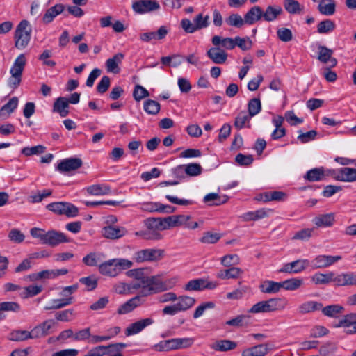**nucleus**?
I'll return each instance as SVG.
<instances>
[{
	"label": "nucleus",
	"instance_id": "f257e3e1",
	"mask_svg": "<svg viewBox=\"0 0 356 356\" xmlns=\"http://www.w3.org/2000/svg\"><path fill=\"white\" fill-rule=\"evenodd\" d=\"M179 281L178 277H172L165 280L162 279L161 275H152L142 280H134L129 283V294L139 291L141 297L163 292L172 289Z\"/></svg>",
	"mask_w": 356,
	"mask_h": 356
},
{
	"label": "nucleus",
	"instance_id": "f03ea898",
	"mask_svg": "<svg viewBox=\"0 0 356 356\" xmlns=\"http://www.w3.org/2000/svg\"><path fill=\"white\" fill-rule=\"evenodd\" d=\"M30 234L33 238L39 239L42 244L51 247L69 242V239L64 233L55 229L47 232L41 228L33 227L31 229Z\"/></svg>",
	"mask_w": 356,
	"mask_h": 356
},
{
	"label": "nucleus",
	"instance_id": "7ed1b4c3",
	"mask_svg": "<svg viewBox=\"0 0 356 356\" xmlns=\"http://www.w3.org/2000/svg\"><path fill=\"white\" fill-rule=\"evenodd\" d=\"M31 26L28 20H22L16 27L14 33L15 47L19 50L26 49L31 41Z\"/></svg>",
	"mask_w": 356,
	"mask_h": 356
},
{
	"label": "nucleus",
	"instance_id": "20e7f679",
	"mask_svg": "<svg viewBox=\"0 0 356 356\" xmlns=\"http://www.w3.org/2000/svg\"><path fill=\"white\" fill-rule=\"evenodd\" d=\"M26 63V58L24 54H19L15 58L10 70L11 76L8 81V84L10 88H16L20 85Z\"/></svg>",
	"mask_w": 356,
	"mask_h": 356
},
{
	"label": "nucleus",
	"instance_id": "39448f33",
	"mask_svg": "<svg viewBox=\"0 0 356 356\" xmlns=\"http://www.w3.org/2000/svg\"><path fill=\"white\" fill-rule=\"evenodd\" d=\"M163 250L160 249H143L136 251L133 255V260L136 263L156 261L161 259Z\"/></svg>",
	"mask_w": 356,
	"mask_h": 356
},
{
	"label": "nucleus",
	"instance_id": "423d86ee",
	"mask_svg": "<svg viewBox=\"0 0 356 356\" xmlns=\"http://www.w3.org/2000/svg\"><path fill=\"white\" fill-rule=\"evenodd\" d=\"M131 8L136 14L143 15L159 10L161 6L157 0H137L132 3Z\"/></svg>",
	"mask_w": 356,
	"mask_h": 356
},
{
	"label": "nucleus",
	"instance_id": "0eeeda50",
	"mask_svg": "<svg viewBox=\"0 0 356 356\" xmlns=\"http://www.w3.org/2000/svg\"><path fill=\"white\" fill-rule=\"evenodd\" d=\"M218 284L204 278L191 280L184 284L183 289L186 291H201L204 289H214Z\"/></svg>",
	"mask_w": 356,
	"mask_h": 356
},
{
	"label": "nucleus",
	"instance_id": "6e6552de",
	"mask_svg": "<svg viewBox=\"0 0 356 356\" xmlns=\"http://www.w3.org/2000/svg\"><path fill=\"white\" fill-rule=\"evenodd\" d=\"M145 227L152 232H137L136 236H142L147 240H160L162 235L158 232V218H149L144 221Z\"/></svg>",
	"mask_w": 356,
	"mask_h": 356
},
{
	"label": "nucleus",
	"instance_id": "1a4fd4ad",
	"mask_svg": "<svg viewBox=\"0 0 356 356\" xmlns=\"http://www.w3.org/2000/svg\"><path fill=\"white\" fill-rule=\"evenodd\" d=\"M342 257L339 255L331 256L320 254L316 256L310 264L314 269L327 268L340 261Z\"/></svg>",
	"mask_w": 356,
	"mask_h": 356
},
{
	"label": "nucleus",
	"instance_id": "9d476101",
	"mask_svg": "<svg viewBox=\"0 0 356 356\" xmlns=\"http://www.w3.org/2000/svg\"><path fill=\"white\" fill-rule=\"evenodd\" d=\"M310 266V261L308 259H298L284 264L282 268L279 270V272L286 273H299Z\"/></svg>",
	"mask_w": 356,
	"mask_h": 356
},
{
	"label": "nucleus",
	"instance_id": "9b49d317",
	"mask_svg": "<svg viewBox=\"0 0 356 356\" xmlns=\"http://www.w3.org/2000/svg\"><path fill=\"white\" fill-rule=\"evenodd\" d=\"M83 162L79 158H67L58 162L56 169L60 172H70L81 167Z\"/></svg>",
	"mask_w": 356,
	"mask_h": 356
},
{
	"label": "nucleus",
	"instance_id": "f8f14e48",
	"mask_svg": "<svg viewBox=\"0 0 356 356\" xmlns=\"http://www.w3.org/2000/svg\"><path fill=\"white\" fill-rule=\"evenodd\" d=\"M154 323V320L152 318H146L140 319L133 323H131L125 329V335L127 337L137 334L142 332L145 327L152 325Z\"/></svg>",
	"mask_w": 356,
	"mask_h": 356
},
{
	"label": "nucleus",
	"instance_id": "ddd939ff",
	"mask_svg": "<svg viewBox=\"0 0 356 356\" xmlns=\"http://www.w3.org/2000/svg\"><path fill=\"white\" fill-rule=\"evenodd\" d=\"M337 327H343L347 334L356 333V314L344 316L336 325Z\"/></svg>",
	"mask_w": 356,
	"mask_h": 356
},
{
	"label": "nucleus",
	"instance_id": "4468645a",
	"mask_svg": "<svg viewBox=\"0 0 356 356\" xmlns=\"http://www.w3.org/2000/svg\"><path fill=\"white\" fill-rule=\"evenodd\" d=\"M333 282L337 286H348L356 285L355 273H342L335 275L334 273Z\"/></svg>",
	"mask_w": 356,
	"mask_h": 356
},
{
	"label": "nucleus",
	"instance_id": "2eb2a0df",
	"mask_svg": "<svg viewBox=\"0 0 356 356\" xmlns=\"http://www.w3.org/2000/svg\"><path fill=\"white\" fill-rule=\"evenodd\" d=\"M174 172L177 175H182L185 173L188 176L195 177L201 174L202 167L198 163L180 165L174 169Z\"/></svg>",
	"mask_w": 356,
	"mask_h": 356
},
{
	"label": "nucleus",
	"instance_id": "dca6fc26",
	"mask_svg": "<svg viewBox=\"0 0 356 356\" xmlns=\"http://www.w3.org/2000/svg\"><path fill=\"white\" fill-rule=\"evenodd\" d=\"M318 60L324 63H328L330 67H334L337 65V60L332 57L333 51L325 46L320 45L318 47Z\"/></svg>",
	"mask_w": 356,
	"mask_h": 356
},
{
	"label": "nucleus",
	"instance_id": "f3484780",
	"mask_svg": "<svg viewBox=\"0 0 356 356\" xmlns=\"http://www.w3.org/2000/svg\"><path fill=\"white\" fill-rule=\"evenodd\" d=\"M272 349L268 343L259 344L243 350L242 356H265Z\"/></svg>",
	"mask_w": 356,
	"mask_h": 356
},
{
	"label": "nucleus",
	"instance_id": "a211bd4d",
	"mask_svg": "<svg viewBox=\"0 0 356 356\" xmlns=\"http://www.w3.org/2000/svg\"><path fill=\"white\" fill-rule=\"evenodd\" d=\"M169 32V29L165 26L159 27L156 32H147L140 35V39L145 42H149L152 40H163Z\"/></svg>",
	"mask_w": 356,
	"mask_h": 356
},
{
	"label": "nucleus",
	"instance_id": "6ab92c4d",
	"mask_svg": "<svg viewBox=\"0 0 356 356\" xmlns=\"http://www.w3.org/2000/svg\"><path fill=\"white\" fill-rule=\"evenodd\" d=\"M102 235L109 239H118L127 233L125 228L117 226H106L102 229Z\"/></svg>",
	"mask_w": 356,
	"mask_h": 356
},
{
	"label": "nucleus",
	"instance_id": "aec40b11",
	"mask_svg": "<svg viewBox=\"0 0 356 356\" xmlns=\"http://www.w3.org/2000/svg\"><path fill=\"white\" fill-rule=\"evenodd\" d=\"M114 259L108 260L99 265V273L105 276L115 277L119 275V270H117Z\"/></svg>",
	"mask_w": 356,
	"mask_h": 356
},
{
	"label": "nucleus",
	"instance_id": "412c9836",
	"mask_svg": "<svg viewBox=\"0 0 356 356\" xmlns=\"http://www.w3.org/2000/svg\"><path fill=\"white\" fill-rule=\"evenodd\" d=\"M140 296H136L135 297L129 299L126 302L120 305L118 309V314H125L131 312L135 308L140 305Z\"/></svg>",
	"mask_w": 356,
	"mask_h": 356
},
{
	"label": "nucleus",
	"instance_id": "4be33fe9",
	"mask_svg": "<svg viewBox=\"0 0 356 356\" xmlns=\"http://www.w3.org/2000/svg\"><path fill=\"white\" fill-rule=\"evenodd\" d=\"M64 9L65 6L61 3L56 4L54 6L49 8L44 14L42 22L44 24L51 23L56 16L63 13Z\"/></svg>",
	"mask_w": 356,
	"mask_h": 356
},
{
	"label": "nucleus",
	"instance_id": "5701e85b",
	"mask_svg": "<svg viewBox=\"0 0 356 356\" xmlns=\"http://www.w3.org/2000/svg\"><path fill=\"white\" fill-rule=\"evenodd\" d=\"M282 13L283 10L280 6H268L265 11L262 10V18L266 22H273Z\"/></svg>",
	"mask_w": 356,
	"mask_h": 356
},
{
	"label": "nucleus",
	"instance_id": "b1692460",
	"mask_svg": "<svg viewBox=\"0 0 356 356\" xmlns=\"http://www.w3.org/2000/svg\"><path fill=\"white\" fill-rule=\"evenodd\" d=\"M261 18L262 9L258 6L252 7L244 15L245 23L248 25L254 24L255 22L259 21Z\"/></svg>",
	"mask_w": 356,
	"mask_h": 356
},
{
	"label": "nucleus",
	"instance_id": "393cba45",
	"mask_svg": "<svg viewBox=\"0 0 356 356\" xmlns=\"http://www.w3.org/2000/svg\"><path fill=\"white\" fill-rule=\"evenodd\" d=\"M124 56L122 53L115 54L112 58L106 61V70L108 72L118 73L120 72L119 64L122 63Z\"/></svg>",
	"mask_w": 356,
	"mask_h": 356
},
{
	"label": "nucleus",
	"instance_id": "a878e982",
	"mask_svg": "<svg viewBox=\"0 0 356 356\" xmlns=\"http://www.w3.org/2000/svg\"><path fill=\"white\" fill-rule=\"evenodd\" d=\"M273 211L271 209L262 208L255 211L247 212L244 214L243 218L245 220H258L269 216Z\"/></svg>",
	"mask_w": 356,
	"mask_h": 356
},
{
	"label": "nucleus",
	"instance_id": "bb28decb",
	"mask_svg": "<svg viewBox=\"0 0 356 356\" xmlns=\"http://www.w3.org/2000/svg\"><path fill=\"white\" fill-rule=\"evenodd\" d=\"M334 175V170L324 168H315L307 172L304 178H321L325 177H332Z\"/></svg>",
	"mask_w": 356,
	"mask_h": 356
},
{
	"label": "nucleus",
	"instance_id": "cd10ccee",
	"mask_svg": "<svg viewBox=\"0 0 356 356\" xmlns=\"http://www.w3.org/2000/svg\"><path fill=\"white\" fill-rule=\"evenodd\" d=\"M18 98L12 97L8 103L3 105L0 109V119H6L17 108L18 106Z\"/></svg>",
	"mask_w": 356,
	"mask_h": 356
},
{
	"label": "nucleus",
	"instance_id": "c85d7f7f",
	"mask_svg": "<svg viewBox=\"0 0 356 356\" xmlns=\"http://www.w3.org/2000/svg\"><path fill=\"white\" fill-rule=\"evenodd\" d=\"M86 191L91 195H104L111 192V187L106 184H97L86 188Z\"/></svg>",
	"mask_w": 356,
	"mask_h": 356
},
{
	"label": "nucleus",
	"instance_id": "c756f323",
	"mask_svg": "<svg viewBox=\"0 0 356 356\" xmlns=\"http://www.w3.org/2000/svg\"><path fill=\"white\" fill-rule=\"evenodd\" d=\"M73 300L74 298L72 296L61 299H53L48 305L44 307V309L55 310L61 309L65 306L71 305L73 302Z\"/></svg>",
	"mask_w": 356,
	"mask_h": 356
},
{
	"label": "nucleus",
	"instance_id": "7c9ffc66",
	"mask_svg": "<svg viewBox=\"0 0 356 356\" xmlns=\"http://www.w3.org/2000/svg\"><path fill=\"white\" fill-rule=\"evenodd\" d=\"M176 300L177 302L175 304L179 312H185L191 308L196 302L194 298L188 296H181Z\"/></svg>",
	"mask_w": 356,
	"mask_h": 356
},
{
	"label": "nucleus",
	"instance_id": "2f4dec72",
	"mask_svg": "<svg viewBox=\"0 0 356 356\" xmlns=\"http://www.w3.org/2000/svg\"><path fill=\"white\" fill-rule=\"evenodd\" d=\"M314 225L317 227H330L334 222V216L333 213L321 214L312 220Z\"/></svg>",
	"mask_w": 356,
	"mask_h": 356
},
{
	"label": "nucleus",
	"instance_id": "473e14b6",
	"mask_svg": "<svg viewBox=\"0 0 356 356\" xmlns=\"http://www.w3.org/2000/svg\"><path fill=\"white\" fill-rule=\"evenodd\" d=\"M69 102L65 97H58L56 99L54 104V111L57 112L63 118L67 116L69 113L68 111Z\"/></svg>",
	"mask_w": 356,
	"mask_h": 356
},
{
	"label": "nucleus",
	"instance_id": "72a5a7b5",
	"mask_svg": "<svg viewBox=\"0 0 356 356\" xmlns=\"http://www.w3.org/2000/svg\"><path fill=\"white\" fill-rule=\"evenodd\" d=\"M336 3L334 0H325L318 5V10L322 15H332L335 13Z\"/></svg>",
	"mask_w": 356,
	"mask_h": 356
},
{
	"label": "nucleus",
	"instance_id": "f704fd0d",
	"mask_svg": "<svg viewBox=\"0 0 356 356\" xmlns=\"http://www.w3.org/2000/svg\"><path fill=\"white\" fill-rule=\"evenodd\" d=\"M172 348L173 350L188 348L194 343V339L191 337L173 338L171 339Z\"/></svg>",
	"mask_w": 356,
	"mask_h": 356
},
{
	"label": "nucleus",
	"instance_id": "c9c22d12",
	"mask_svg": "<svg viewBox=\"0 0 356 356\" xmlns=\"http://www.w3.org/2000/svg\"><path fill=\"white\" fill-rule=\"evenodd\" d=\"M259 289L264 293H275L281 289V283L266 280L260 284Z\"/></svg>",
	"mask_w": 356,
	"mask_h": 356
},
{
	"label": "nucleus",
	"instance_id": "e433bc0d",
	"mask_svg": "<svg viewBox=\"0 0 356 356\" xmlns=\"http://www.w3.org/2000/svg\"><path fill=\"white\" fill-rule=\"evenodd\" d=\"M323 307L322 303L316 301H307L302 303L298 308L300 314H307L314 311L320 310Z\"/></svg>",
	"mask_w": 356,
	"mask_h": 356
},
{
	"label": "nucleus",
	"instance_id": "4c0bfd02",
	"mask_svg": "<svg viewBox=\"0 0 356 356\" xmlns=\"http://www.w3.org/2000/svg\"><path fill=\"white\" fill-rule=\"evenodd\" d=\"M334 280V272H329L327 273H315L312 277V280L316 284H327L331 282H333Z\"/></svg>",
	"mask_w": 356,
	"mask_h": 356
},
{
	"label": "nucleus",
	"instance_id": "58836bf2",
	"mask_svg": "<svg viewBox=\"0 0 356 356\" xmlns=\"http://www.w3.org/2000/svg\"><path fill=\"white\" fill-rule=\"evenodd\" d=\"M336 28L335 23L330 19L320 22L317 25V32L320 34H328Z\"/></svg>",
	"mask_w": 356,
	"mask_h": 356
},
{
	"label": "nucleus",
	"instance_id": "ea45409f",
	"mask_svg": "<svg viewBox=\"0 0 356 356\" xmlns=\"http://www.w3.org/2000/svg\"><path fill=\"white\" fill-rule=\"evenodd\" d=\"M281 288L284 289L287 291H294L299 289L302 283L303 280L301 278H291L283 282H280Z\"/></svg>",
	"mask_w": 356,
	"mask_h": 356
},
{
	"label": "nucleus",
	"instance_id": "a19ab883",
	"mask_svg": "<svg viewBox=\"0 0 356 356\" xmlns=\"http://www.w3.org/2000/svg\"><path fill=\"white\" fill-rule=\"evenodd\" d=\"M191 218L190 216L176 215L168 217L170 227H179L184 225Z\"/></svg>",
	"mask_w": 356,
	"mask_h": 356
},
{
	"label": "nucleus",
	"instance_id": "79ce46f5",
	"mask_svg": "<svg viewBox=\"0 0 356 356\" xmlns=\"http://www.w3.org/2000/svg\"><path fill=\"white\" fill-rule=\"evenodd\" d=\"M249 312L252 314L272 312L268 300L254 304L250 309Z\"/></svg>",
	"mask_w": 356,
	"mask_h": 356
},
{
	"label": "nucleus",
	"instance_id": "37998d69",
	"mask_svg": "<svg viewBox=\"0 0 356 356\" xmlns=\"http://www.w3.org/2000/svg\"><path fill=\"white\" fill-rule=\"evenodd\" d=\"M322 313L329 317H336L343 311V307L339 305H331L321 309Z\"/></svg>",
	"mask_w": 356,
	"mask_h": 356
},
{
	"label": "nucleus",
	"instance_id": "c03bdc74",
	"mask_svg": "<svg viewBox=\"0 0 356 356\" xmlns=\"http://www.w3.org/2000/svg\"><path fill=\"white\" fill-rule=\"evenodd\" d=\"M226 23L236 28L242 27L245 23V19L237 13H232L226 19Z\"/></svg>",
	"mask_w": 356,
	"mask_h": 356
},
{
	"label": "nucleus",
	"instance_id": "a18cd8bd",
	"mask_svg": "<svg viewBox=\"0 0 356 356\" xmlns=\"http://www.w3.org/2000/svg\"><path fill=\"white\" fill-rule=\"evenodd\" d=\"M207 55L214 63H222V49L220 48L212 47L207 51Z\"/></svg>",
	"mask_w": 356,
	"mask_h": 356
},
{
	"label": "nucleus",
	"instance_id": "49530a36",
	"mask_svg": "<svg viewBox=\"0 0 356 356\" xmlns=\"http://www.w3.org/2000/svg\"><path fill=\"white\" fill-rule=\"evenodd\" d=\"M8 339L12 341H24L29 339L28 331L21 330H14L10 332Z\"/></svg>",
	"mask_w": 356,
	"mask_h": 356
},
{
	"label": "nucleus",
	"instance_id": "de8ad7c7",
	"mask_svg": "<svg viewBox=\"0 0 356 356\" xmlns=\"http://www.w3.org/2000/svg\"><path fill=\"white\" fill-rule=\"evenodd\" d=\"M222 237L220 233H213L211 232H206L200 239L202 243L213 244L217 243Z\"/></svg>",
	"mask_w": 356,
	"mask_h": 356
},
{
	"label": "nucleus",
	"instance_id": "09e8293b",
	"mask_svg": "<svg viewBox=\"0 0 356 356\" xmlns=\"http://www.w3.org/2000/svg\"><path fill=\"white\" fill-rule=\"evenodd\" d=\"M271 312L282 310L288 304L287 300L285 298H274L268 299Z\"/></svg>",
	"mask_w": 356,
	"mask_h": 356
},
{
	"label": "nucleus",
	"instance_id": "8fccbe9b",
	"mask_svg": "<svg viewBox=\"0 0 356 356\" xmlns=\"http://www.w3.org/2000/svg\"><path fill=\"white\" fill-rule=\"evenodd\" d=\"M285 10L290 14L300 13L303 10V6H301L298 1L296 0H289L284 2Z\"/></svg>",
	"mask_w": 356,
	"mask_h": 356
},
{
	"label": "nucleus",
	"instance_id": "3c124183",
	"mask_svg": "<svg viewBox=\"0 0 356 356\" xmlns=\"http://www.w3.org/2000/svg\"><path fill=\"white\" fill-rule=\"evenodd\" d=\"M143 108L145 112L150 115H156L160 111V104L154 100L145 101Z\"/></svg>",
	"mask_w": 356,
	"mask_h": 356
},
{
	"label": "nucleus",
	"instance_id": "603ef678",
	"mask_svg": "<svg viewBox=\"0 0 356 356\" xmlns=\"http://www.w3.org/2000/svg\"><path fill=\"white\" fill-rule=\"evenodd\" d=\"M243 270L238 267L231 266L224 269V280L225 279H237L241 276Z\"/></svg>",
	"mask_w": 356,
	"mask_h": 356
},
{
	"label": "nucleus",
	"instance_id": "864d4df0",
	"mask_svg": "<svg viewBox=\"0 0 356 356\" xmlns=\"http://www.w3.org/2000/svg\"><path fill=\"white\" fill-rule=\"evenodd\" d=\"M21 310V306L16 302H3L0 303V312H11L17 313Z\"/></svg>",
	"mask_w": 356,
	"mask_h": 356
},
{
	"label": "nucleus",
	"instance_id": "5fc2aeb1",
	"mask_svg": "<svg viewBox=\"0 0 356 356\" xmlns=\"http://www.w3.org/2000/svg\"><path fill=\"white\" fill-rule=\"evenodd\" d=\"M75 316L74 309H68L58 312L55 314L56 319L60 321L68 322L72 321Z\"/></svg>",
	"mask_w": 356,
	"mask_h": 356
},
{
	"label": "nucleus",
	"instance_id": "6e6d98bb",
	"mask_svg": "<svg viewBox=\"0 0 356 356\" xmlns=\"http://www.w3.org/2000/svg\"><path fill=\"white\" fill-rule=\"evenodd\" d=\"M261 110V104L259 99H252L248 103L249 115L252 117L258 114Z\"/></svg>",
	"mask_w": 356,
	"mask_h": 356
},
{
	"label": "nucleus",
	"instance_id": "4d7b16f0",
	"mask_svg": "<svg viewBox=\"0 0 356 356\" xmlns=\"http://www.w3.org/2000/svg\"><path fill=\"white\" fill-rule=\"evenodd\" d=\"M215 307V303L213 302L209 301L204 302L200 305L195 310L193 313V318H198L202 316L204 312L209 309H213Z\"/></svg>",
	"mask_w": 356,
	"mask_h": 356
},
{
	"label": "nucleus",
	"instance_id": "13d9d810",
	"mask_svg": "<svg viewBox=\"0 0 356 356\" xmlns=\"http://www.w3.org/2000/svg\"><path fill=\"white\" fill-rule=\"evenodd\" d=\"M247 319V317L244 315H238L234 318L227 320L225 322V325L232 327L234 328H239L244 325L245 321Z\"/></svg>",
	"mask_w": 356,
	"mask_h": 356
},
{
	"label": "nucleus",
	"instance_id": "bf43d9fd",
	"mask_svg": "<svg viewBox=\"0 0 356 356\" xmlns=\"http://www.w3.org/2000/svg\"><path fill=\"white\" fill-rule=\"evenodd\" d=\"M337 350V346L334 343L327 342L319 349L321 356H332Z\"/></svg>",
	"mask_w": 356,
	"mask_h": 356
},
{
	"label": "nucleus",
	"instance_id": "052dcab7",
	"mask_svg": "<svg viewBox=\"0 0 356 356\" xmlns=\"http://www.w3.org/2000/svg\"><path fill=\"white\" fill-rule=\"evenodd\" d=\"M115 267L119 270V274L124 270H127L131 268L134 265L133 261L127 259H113Z\"/></svg>",
	"mask_w": 356,
	"mask_h": 356
},
{
	"label": "nucleus",
	"instance_id": "680f3d73",
	"mask_svg": "<svg viewBox=\"0 0 356 356\" xmlns=\"http://www.w3.org/2000/svg\"><path fill=\"white\" fill-rule=\"evenodd\" d=\"M42 287L38 285H30L25 287V291L21 294L22 298H26L38 295L42 291Z\"/></svg>",
	"mask_w": 356,
	"mask_h": 356
},
{
	"label": "nucleus",
	"instance_id": "e2e57ef3",
	"mask_svg": "<svg viewBox=\"0 0 356 356\" xmlns=\"http://www.w3.org/2000/svg\"><path fill=\"white\" fill-rule=\"evenodd\" d=\"M46 147L44 145H38L33 147H26L22 149V152L26 156H31L44 153Z\"/></svg>",
	"mask_w": 356,
	"mask_h": 356
},
{
	"label": "nucleus",
	"instance_id": "0e129e2a",
	"mask_svg": "<svg viewBox=\"0 0 356 356\" xmlns=\"http://www.w3.org/2000/svg\"><path fill=\"white\" fill-rule=\"evenodd\" d=\"M133 96L136 101L139 102L145 97H149V92L143 86L136 85L134 87Z\"/></svg>",
	"mask_w": 356,
	"mask_h": 356
},
{
	"label": "nucleus",
	"instance_id": "69168bd1",
	"mask_svg": "<svg viewBox=\"0 0 356 356\" xmlns=\"http://www.w3.org/2000/svg\"><path fill=\"white\" fill-rule=\"evenodd\" d=\"M252 116L245 112L240 113L236 118L234 125L237 129H242L247 122H249Z\"/></svg>",
	"mask_w": 356,
	"mask_h": 356
},
{
	"label": "nucleus",
	"instance_id": "338daca9",
	"mask_svg": "<svg viewBox=\"0 0 356 356\" xmlns=\"http://www.w3.org/2000/svg\"><path fill=\"white\" fill-rule=\"evenodd\" d=\"M269 194L270 202H284L287 197L288 195L283 191H268Z\"/></svg>",
	"mask_w": 356,
	"mask_h": 356
},
{
	"label": "nucleus",
	"instance_id": "774afa93",
	"mask_svg": "<svg viewBox=\"0 0 356 356\" xmlns=\"http://www.w3.org/2000/svg\"><path fill=\"white\" fill-rule=\"evenodd\" d=\"M253 156L250 154H238L235 157L236 163L239 165L247 166L253 162Z\"/></svg>",
	"mask_w": 356,
	"mask_h": 356
}]
</instances>
